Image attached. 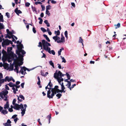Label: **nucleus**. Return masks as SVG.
Masks as SVG:
<instances>
[{
    "label": "nucleus",
    "instance_id": "1",
    "mask_svg": "<svg viewBox=\"0 0 126 126\" xmlns=\"http://www.w3.org/2000/svg\"><path fill=\"white\" fill-rule=\"evenodd\" d=\"M42 44L43 48L44 50L45 49V47L46 49H47L48 48H49V47H48V46H51V45L50 43L48 42L45 40H42Z\"/></svg>",
    "mask_w": 126,
    "mask_h": 126
},
{
    "label": "nucleus",
    "instance_id": "2",
    "mask_svg": "<svg viewBox=\"0 0 126 126\" xmlns=\"http://www.w3.org/2000/svg\"><path fill=\"white\" fill-rule=\"evenodd\" d=\"M3 42L2 43V46L3 47L5 46H8L9 45V40L8 39H5L4 38L3 39Z\"/></svg>",
    "mask_w": 126,
    "mask_h": 126
},
{
    "label": "nucleus",
    "instance_id": "3",
    "mask_svg": "<svg viewBox=\"0 0 126 126\" xmlns=\"http://www.w3.org/2000/svg\"><path fill=\"white\" fill-rule=\"evenodd\" d=\"M10 56H11L13 58L15 57L16 58V59H14V61L15 62L16 61H17L18 60V58L17 55H16L15 54H14L13 52V54H12V55H10Z\"/></svg>",
    "mask_w": 126,
    "mask_h": 126
},
{
    "label": "nucleus",
    "instance_id": "4",
    "mask_svg": "<svg viewBox=\"0 0 126 126\" xmlns=\"http://www.w3.org/2000/svg\"><path fill=\"white\" fill-rule=\"evenodd\" d=\"M12 49V47H8L7 48V52L9 56L10 55H12L13 54V52L11 51V50Z\"/></svg>",
    "mask_w": 126,
    "mask_h": 126
},
{
    "label": "nucleus",
    "instance_id": "5",
    "mask_svg": "<svg viewBox=\"0 0 126 126\" xmlns=\"http://www.w3.org/2000/svg\"><path fill=\"white\" fill-rule=\"evenodd\" d=\"M21 42L19 43V45H17V49L21 50L22 48H24L22 44H21Z\"/></svg>",
    "mask_w": 126,
    "mask_h": 126
},
{
    "label": "nucleus",
    "instance_id": "6",
    "mask_svg": "<svg viewBox=\"0 0 126 126\" xmlns=\"http://www.w3.org/2000/svg\"><path fill=\"white\" fill-rule=\"evenodd\" d=\"M14 108L17 110H19L20 108V105H19L18 104H16L14 105Z\"/></svg>",
    "mask_w": 126,
    "mask_h": 126
},
{
    "label": "nucleus",
    "instance_id": "7",
    "mask_svg": "<svg viewBox=\"0 0 126 126\" xmlns=\"http://www.w3.org/2000/svg\"><path fill=\"white\" fill-rule=\"evenodd\" d=\"M14 12L18 15H19V14L22 13V12L20 10H18V8L17 7L15 9Z\"/></svg>",
    "mask_w": 126,
    "mask_h": 126
},
{
    "label": "nucleus",
    "instance_id": "8",
    "mask_svg": "<svg viewBox=\"0 0 126 126\" xmlns=\"http://www.w3.org/2000/svg\"><path fill=\"white\" fill-rule=\"evenodd\" d=\"M57 71L56 70L55 73L54 74V77L55 79H58L59 78V73H57Z\"/></svg>",
    "mask_w": 126,
    "mask_h": 126
},
{
    "label": "nucleus",
    "instance_id": "9",
    "mask_svg": "<svg viewBox=\"0 0 126 126\" xmlns=\"http://www.w3.org/2000/svg\"><path fill=\"white\" fill-rule=\"evenodd\" d=\"M59 87L58 86L56 85L55 86L54 88H52L51 90V92H55L56 93L57 89V88H59Z\"/></svg>",
    "mask_w": 126,
    "mask_h": 126
},
{
    "label": "nucleus",
    "instance_id": "10",
    "mask_svg": "<svg viewBox=\"0 0 126 126\" xmlns=\"http://www.w3.org/2000/svg\"><path fill=\"white\" fill-rule=\"evenodd\" d=\"M11 77H10V78H9V77L7 76L5 78V81L6 82L7 81H8V82H9L11 80Z\"/></svg>",
    "mask_w": 126,
    "mask_h": 126
},
{
    "label": "nucleus",
    "instance_id": "11",
    "mask_svg": "<svg viewBox=\"0 0 126 126\" xmlns=\"http://www.w3.org/2000/svg\"><path fill=\"white\" fill-rule=\"evenodd\" d=\"M9 107V104L8 102L7 101L6 102V104L4 105V109H6L7 108H8Z\"/></svg>",
    "mask_w": 126,
    "mask_h": 126
},
{
    "label": "nucleus",
    "instance_id": "12",
    "mask_svg": "<svg viewBox=\"0 0 126 126\" xmlns=\"http://www.w3.org/2000/svg\"><path fill=\"white\" fill-rule=\"evenodd\" d=\"M51 94V91L48 90L47 92V97L48 98L50 99L51 98V95H50Z\"/></svg>",
    "mask_w": 126,
    "mask_h": 126
},
{
    "label": "nucleus",
    "instance_id": "13",
    "mask_svg": "<svg viewBox=\"0 0 126 126\" xmlns=\"http://www.w3.org/2000/svg\"><path fill=\"white\" fill-rule=\"evenodd\" d=\"M8 91L7 90H5L3 92L2 94L5 97L6 95L8 93Z\"/></svg>",
    "mask_w": 126,
    "mask_h": 126
},
{
    "label": "nucleus",
    "instance_id": "14",
    "mask_svg": "<svg viewBox=\"0 0 126 126\" xmlns=\"http://www.w3.org/2000/svg\"><path fill=\"white\" fill-rule=\"evenodd\" d=\"M43 36L46 38V40L49 42H50V40L48 38V37H47V36L46 34H44L43 35Z\"/></svg>",
    "mask_w": 126,
    "mask_h": 126
},
{
    "label": "nucleus",
    "instance_id": "15",
    "mask_svg": "<svg viewBox=\"0 0 126 126\" xmlns=\"http://www.w3.org/2000/svg\"><path fill=\"white\" fill-rule=\"evenodd\" d=\"M7 85H8L10 87H15V84H13L12 82H10L9 84H8Z\"/></svg>",
    "mask_w": 126,
    "mask_h": 126
},
{
    "label": "nucleus",
    "instance_id": "16",
    "mask_svg": "<svg viewBox=\"0 0 126 126\" xmlns=\"http://www.w3.org/2000/svg\"><path fill=\"white\" fill-rule=\"evenodd\" d=\"M19 57V59L21 61L23 60V56L21 55V54L18 55Z\"/></svg>",
    "mask_w": 126,
    "mask_h": 126
},
{
    "label": "nucleus",
    "instance_id": "17",
    "mask_svg": "<svg viewBox=\"0 0 126 126\" xmlns=\"http://www.w3.org/2000/svg\"><path fill=\"white\" fill-rule=\"evenodd\" d=\"M9 64L7 63H5L3 66L5 69H6L8 67Z\"/></svg>",
    "mask_w": 126,
    "mask_h": 126
},
{
    "label": "nucleus",
    "instance_id": "18",
    "mask_svg": "<svg viewBox=\"0 0 126 126\" xmlns=\"http://www.w3.org/2000/svg\"><path fill=\"white\" fill-rule=\"evenodd\" d=\"M18 65H17L16 64H15V68L14 69L15 71L16 72L17 70V69H19V68L18 67Z\"/></svg>",
    "mask_w": 126,
    "mask_h": 126
},
{
    "label": "nucleus",
    "instance_id": "19",
    "mask_svg": "<svg viewBox=\"0 0 126 126\" xmlns=\"http://www.w3.org/2000/svg\"><path fill=\"white\" fill-rule=\"evenodd\" d=\"M8 113V111L6 110H2L1 112V113L4 115L7 114Z\"/></svg>",
    "mask_w": 126,
    "mask_h": 126
},
{
    "label": "nucleus",
    "instance_id": "20",
    "mask_svg": "<svg viewBox=\"0 0 126 126\" xmlns=\"http://www.w3.org/2000/svg\"><path fill=\"white\" fill-rule=\"evenodd\" d=\"M58 73L59 74V76L60 77V78H62V77H63L64 75H66V74H62V73L60 71H59Z\"/></svg>",
    "mask_w": 126,
    "mask_h": 126
},
{
    "label": "nucleus",
    "instance_id": "21",
    "mask_svg": "<svg viewBox=\"0 0 126 126\" xmlns=\"http://www.w3.org/2000/svg\"><path fill=\"white\" fill-rule=\"evenodd\" d=\"M115 29H117L118 28H119L120 27V24L119 23H118L116 25H115Z\"/></svg>",
    "mask_w": 126,
    "mask_h": 126
},
{
    "label": "nucleus",
    "instance_id": "22",
    "mask_svg": "<svg viewBox=\"0 0 126 126\" xmlns=\"http://www.w3.org/2000/svg\"><path fill=\"white\" fill-rule=\"evenodd\" d=\"M18 60L16 62H15V64H16L17 65H18V66H20L21 65H22L23 64V63L22 62H21L19 63L18 62Z\"/></svg>",
    "mask_w": 126,
    "mask_h": 126
},
{
    "label": "nucleus",
    "instance_id": "23",
    "mask_svg": "<svg viewBox=\"0 0 126 126\" xmlns=\"http://www.w3.org/2000/svg\"><path fill=\"white\" fill-rule=\"evenodd\" d=\"M64 49V48L63 47H62L58 51V53L59 56L61 54V52L62 50H63Z\"/></svg>",
    "mask_w": 126,
    "mask_h": 126
},
{
    "label": "nucleus",
    "instance_id": "24",
    "mask_svg": "<svg viewBox=\"0 0 126 126\" xmlns=\"http://www.w3.org/2000/svg\"><path fill=\"white\" fill-rule=\"evenodd\" d=\"M44 50L46 51H48V52L50 54H51V51H50V47L49 48H48L47 49H46L45 47Z\"/></svg>",
    "mask_w": 126,
    "mask_h": 126
},
{
    "label": "nucleus",
    "instance_id": "25",
    "mask_svg": "<svg viewBox=\"0 0 126 126\" xmlns=\"http://www.w3.org/2000/svg\"><path fill=\"white\" fill-rule=\"evenodd\" d=\"M21 110L22 111V112L21 113L22 114V116H23L24 114L25 113V111L26 110H25V109H24L23 110L22 109H21Z\"/></svg>",
    "mask_w": 126,
    "mask_h": 126
},
{
    "label": "nucleus",
    "instance_id": "26",
    "mask_svg": "<svg viewBox=\"0 0 126 126\" xmlns=\"http://www.w3.org/2000/svg\"><path fill=\"white\" fill-rule=\"evenodd\" d=\"M9 71H12L14 70L13 65L12 64L10 65V67L9 68Z\"/></svg>",
    "mask_w": 126,
    "mask_h": 126
},
{
    "label": "nucleus",
    "instance_id": "27",
    "mask_svg": "<svg viewBox=\"0 0 126 126\" xmlns=\"http://www.w3.org/2000/svg\"><path fill=\"white\" fill-rule=\"evenodd\" d=\"M52 93L51 94V98H52L53 96L55 94H56L57 93L55 92H51Z\"/></svg>",
    "mask_w": 126,
    "mask_h": 126
},
{
    "label": "nucleus",
    "instance_id": "28",
    "mask_svg": "<svg viewBox=\"0 0 126 126\" xmlns=\"http://www.w3.org/2000/svg\"><path fill=\"white\" fill-rule=\"evenodd\" d=\"M49 63L50 64V65H51L53 68H54V63L52 62V61H49Z\"/></svg>",
    "mask_w": 126,
    "mask_h": 126
},
{
    "label": "nucleus",
    "instance_id": "29",
    "mask_svg": "<svg viewBox=\"0 0 126 126\" xmlns=\"http://www.w3.org/2000/svg\"><path fill=\"white\" fill-rule=\"evenodd\" d=\"M0 22H4L3 16L2 15L0 16Z\"/></svg>",
    "mask_w": 126,
    "mask_h": 126
},
{
    "label": "nucleus",
    "instance_id": "30",
    "mask_svg": "<svg viewBox=\"0 0 126 126\" xmlns=\"http://www.w3.org/2000/svg\"><path fill=\"white\" fill-rule=\"evenodd\" d=\"M55 34H56V36H58L60 34V31L58 30L57 31H55Z\"/></svg>",
    "mask_w": 126,
    "mask_h": 126
},
{
    "label": "nucleus",
    "instance_id": "31",
    "mask_svg": "<svg viewBox=\"0 0 126 126\" xmlns=\"http://www.w3.org/2000/svg\"><path fill=\"white\" fill-rule=\"evenodd\" d=\"M38 19L40 20V21L39 22V24H42V22L43 21L41 17H39Z\"/></svg>",
    "mask_w": 126,
    "mask_h": 126
},
{
    "label": "nucleus",
    "instance_id": "32",
    "mask_svg": "<svg viewBox=\"0 0 126 126\" xmlns=\"http://www.w3.org/2000/svg\"><path fill=\"white\" fill-rule=\"evenodd\" d=\"M21 50L17 49V50H16V53L18 55L20 54V53L21 52Z\"/></svg>",
    "mask_w": 126,
    "mask_h": 126
},
{
    "label": "nucleus",
    "instance_id": "33",
    "mask_svg": "<svg viewBox=\"0 0 126 126\" xmlns=\"http://www.w3.org/2000/svg\"><path fill=\"white\" fill-rule=\"evenodd\" d=\"M62 96V94L60 93H58L56 95V96L58 97V99L60 98Z\"/></svg>",
    "mask_w": 126,
    "mask_h": 126
},
{
    "label": "nucleus",
    "instance_id": "34",
    "mask_svg": "<svg viewBox=\"0 0 126 126\" xmlns=\"http://www.w3.org/2000/svg\"><path fill=\"white\" fill-rule=\"evenodd\" d=\"M20 68L21 70L19 72L20 73H21L23 75L24 74V71L22 68V67H20Z\"/></svg>",
    "mask_w": 126,
    "mask_h": 126
},
{
    "label": "nucleus",
    "instance_id": "35",
    "mask_svg": "<svg viewBox=\"0 0 126 126\" xmlns=\"http://www.w3.org/2000/svg\"><path fill=\"white\" fill-rule=\"evenodd\" d=\"M83 40L82 39L81 37H80L79 38V42L82 43V45H83Z\"/></svg>",
    "mask_w": 126,
    "mask_h": 126
},
{
    "label": "nucleus",
    "instance_id": "36",
    "mask_svg": "<svg viewBox=\"0 0 126 126\" xmlns=\"http://www.w3.org/2000/svg\"><path fill=\"white\" fill-rule=\"evenodd\" d=\"M61 35L62 36H63V35L62 34ZM61 41H62V42L63 43V42H65V40H64L65 38L64 36H62V37L61 38Z\"/></svg>",
    "mask_w": 126,
    "mask_h": 126
},
{
    "label": "nucleus",
    "instance_id": "37",
    "mask_svg": "<svg viewBox=\"0 0 126 126\" xmlns=\"http://www.w3.org/2000/svg\"><path fill=\"white\" fill-rule=\"evenodd\" d=\"M63 78L59 79L58 80V82L59 84H61V82L63 81Z\"/></svg>",
    "mask_w": 126,
    "mask_h": 126
},
{
    "label": "nucleus",
    "instance_id": "38",
    "mask_svg": "<svg viewBox=\"0 0 126 126\" xmlns=\"http://www.w3.org/2000/svg\"><path fill=\"white\" fill-rule=\"evenodd\" d=\"M47 118L48 119L49 123L50 122V120L51 119V115L50 114L49 115H48L47 116Z\"/></svg>",
    "mask_w": 126,
    "mask_h": 126
},
{
    "label": "nucleus",
    "instance_id": "39",
    "mask_svg": "<svg viewBox=\"0 0 126 126\" xmlns=\"http://www.w3.org/2000/svg\"><path fill=\"white\" fill-rule=\"evenodd\" d=\"M66 75L67 76L68 79V80L70 79L71 76L69 74L67 73H66Z\"/></svg>",
    "mask_w": 126,
    "mask_h": 126
},
{
    "label": "nucleus",
    "instance_id": "40",
    "mask_svg": "<svg viewBox=\"0 0 126 126\" xmlns=\"http://www.w3.org/2000/svg\"><path fill=\"white\" fill-rule=\"evenodd\" d=\"M42 44L41 42H39V45L38 46L39 47H41V49L42 48Z\"/></svg>",
    "mask_w": 126,
    "mask_h": 126
},
{
    "label": "nucleus",
    "instance_id": "41",
    "mask_svg": "<svg viewBox=\"0 0 126 126\" xmlns=\"http://www.w3.org/2000/svg\"><path fill=\"white\" fill-rule=\"evenodd\" d=\"M4 28V26L3 25V24L2 23H0V29H2Z\"/></svg>",
    "mask_w": 126,
    "mask_h": 126
},
{
    "label": "nucleus",
    "instance_id": "42",
    "mask_svg": "<svg viewBox=\"0 0 126 126\" xmlns=\"http://www.w3.org/2000/svg\"><path fill=\"white\" fill-rule=\"evenodd\" d=\"M51 7L50 5H49L47 6L46 8V10H48L50 9V8Z\"/></svg>",
    "mask_w": 126,
    "mask_h": 126
},
{
    "label": "nucleus",
    "instance_id": "43",
    "mask_svg": "<svg viewBox=\"0 0 126 126\" xmlns=\"http://www.w3.org/2000/svg\"><path fill=\"white\" fill-rule=\"evenodd\" d=\"M5 79H0V84H2L3 83L4 81H5Z\"/></svg>",
    "mask_w": 126,
    "mask_h": 126
},
{
    "label": "nucleus",
    "instance_id": "44",
    "mask_svg": "<svg viewBox=\"0 0 126 126\" xmlns=\"http://www.w3.org/2000/svg\"><path fill=\"white\" fill-rule=\"evenodd\" d=\"M61 57L62 58V59L63 60L62 61V62L64 63H65L66 62L65 60L64 59V57H62V56H61Z\"/></svg>",
    "mask_w": 126,
    "mask_h": 126
},
{
    "label": "nucleus",
    "instance_id": "45",
    "mask_svg": "<svg viewBox=\"0 0 126 126\" xmlns=\"http://www.w3.org/2000/svg\"><path fill=\"white\" fill-rule=\"evenodd\" d=\"M19 97H20V98H21L23 100H24L25 99L24 97L22 95H20Z\"/></svg>",
    "mask_w": 126,
    "mask_h": 126
},
{
    "label": "nucleus",
    "instance_id": "46",
    "mask_svg": "<svg viewBox=\"0 0 126 126\" xmlns=\"http://www.w3.org/2000/svg\"><path fill=\"white\" fill-rule=\"evenodd\" d=\"M49 86L50 87H52V84L51 83L50 80V81L47 85V86Z\"/></svg>",
    "mask_w": 126,
    "mask_h": 126
},
{
    "label": "nucleus",
    "instance_id": "47",
    "mask_svg": "<svg viewBox=\"0 0 126 126\" xmlns=\"http://www.w3.org/2000/svg\"><path fill=\"white\" fill-rule=\"evenodd\" d=\"M40 29L43 32H45L47 31L44 28L41 27Z\"/></svg>",
    "mask_w": 126,
    "mask_h": 126
},
{
    "label": "nucleus",
    "instance_id": "48",
    "mask_svg": "<svg viewBox=\"0 0 126 126\" xmlns=\"http://www.w3.org/2000/svg\"><path fill=\"white\" fill-rule=\"evenodd\" d=\"M4 126H11V124H9L7 123H4L3 124Z\"/></svg>",
    "mask_w": 126,
    "mask_h": 126
},
{
    "label": "nucleus",
    "instance_id": "49",
    "mask_svg": "<svg viewBox=\"0 0 126 126\" xmlns=\"http://www.w3.org/2000/svg\"><path fill=\"white\" fill-rule=\"evenodd\" d=\"M68 84L66 85V86L68 85V86H67L68 88H69V87H70V86H71V83L70 81H68Z\"/></svg>",
    "mask_w": 126,
    "mask_h": 126
},
{
    "label": "nucleus",
    "instance_id": "50",
    "mask_svg": "<svg viewBox=\"0 0 126 126\" xmlns=\"http://www.w3.org/2000/svg\"><path fill=\"white\" fill-rule=\"evenodd\" d=\"M46 13L48 16H50V14L48 10H46Z\"/></svg>",
    "mask_w": 126,
    "mask_h": 126
},
{
    "label": "nucleus",
    "instance_id": "51",
    "mask_svg": "<svg viewBox=\"0 0 126 126\" xmlns=\"http://www.w3.org/2000/svg\"><path fill=\"white\" fill-rule=\"evenodd\" d=\"M17 99L18 100V103H19V102H22V100L21 99H20L18 95H17Z\"/></svg>",
    "mask_w": 126,
    "mask_h": 126
},
{
    "label": "nucleus",
    "instance_id": "52",
    "mask_svg": "<svg viewBox=\"0 0 126 126\" xmlns=\"http://www.w3.org/2000/svg\"><path fill=\"white\" fill-rule=\"evenodd\" d=\"M68 33L67 32V31H66L64 32V34L65 37H66L67 38H68V36H67Z\"/></svg>",
    "mask_w": 126,
    "mask_h": 126
},
{
    "label": "nucleus",
    "instance_id": "53",
    "mask_svg": "<svg viewBox=\"0 0 126 126\" xmlns=\"http://www.w3.org/2000/svg\"><path fill=\"white\" fill-rule=\"evenodd\" d=\"M30 5V3L28 2H26L25 3V6L26 7H29Z\"/></svg>",
    "mask_w": 126,
    "mask_h": 126
},
{
    "label": "nucleus",
    "instance_id": "54",
    "mask_svg": "<svg viewBox=\"0 0 126 126\" xmlns=\"http://www.w3.org/2000/svg\"><path fill=\"white\" fill-rule=\"evenodd\" d=\"M53 39L55 40V42H57V36H53Z\"/></svg>",
    "mask_w": 126,
    "mask_h": 126
},
{
    "label": "nucleus",
    "instance_id": "55",
    "mask_svg": "<svg viewBox=\"0 0 126 126\" xmlns=\"http://www.w3.org/2000/svg\"><path fill=\"white\" fill-rule=\"evenodd\" d=\"M35 4L36 5H37L38 4H42V3L40 1H37L35 2Z\"/></svg>",
    "mask_w": 126,
    "mask_h": 126
},
{
    "label": "nucleus",
    "instance_id": "56",
    "mask_svg": "<svg viewBox=\"0 0 126 126\" xmlns=\"http://www.w3.org/2000/svg\"><path fill=\"white\" fill-rule=\"evenodd\" d=\"M21 52L22 54L23 55L24 54H26V52L24 51V50L23 49H21Z\"/></svg>",
    "mask_w": 126,
    "mask_h": 126
},
{
    "label": "nucleus",
    "instance_id": "57",
    "mask_svg": "<svg viewBox=\"0 0 126 126\" xmlns=\"http://www.w3.org/2000/svg\"><path fill=\"white\" fill-rule=\"evenodd\" d=\"M6 15L7 16L8 18H9L10 17V14L8 12H7L6 13Z\"/></svg>",
    "mask_w": 126,
    "mask_h": 126
},
{
    "label": "nucleus",
    "instance_id": "58",
    "mask_svg": "<svg viewBox=\"0 0 126 126\" xmlns=\"http://www.w3.org/2000/svg\"><path fill=\"white\" fill-rule=\"evenodd\" d=\"M16 100L14 98L13 99V102H12V104L13 105H15L16 104L15 103L16 102Z\"/></svg>",
    "mask_w": 126,
    "mask_h": 126
},
{
    "label": "nucleus",
    "instance_id": "59",
    "mask_svg": "<svg viewBox=\"0 0 126 126\" xmlns=\"http://www.w3.org/2000/svg\"><path fill=\"white\" fill-rule=\"evenodd\" d=\"M13 37V36H12V35H11V36H10L9 35H7L6 36H5V38H6L7 37L9 39H10L11 38H12V37Z\"/></svg>",
    "mask_w": 126,
    "mask_h": 126
},
{
    "label": "nucleus",
    "instance_id": "60",
    "mask_svg": "<svg viewBox=\"0 0 126 126\" xmlns=\"http://www.w3.org/2000/svg\"><path fill=\"white\" fill-rule=\"evenodd\" d=\"M32 31L34 33H36V31L34 27H33L32 28Z\"/></svg>",
    "mask_w": 126,
    "mask_h": 126
},
{
    "label": "nucleus",
    "instance_id": "61",
    "mask_svg": "<svg viewBox=\"0 0 126 126\" xmlns=\"http://www.w3.org/2000/svg\"><path fill=\"white\" fill-rule=\"evenodd\" d=\"M41 6L42 8V11H43L45 9V6H43L42 5H41Z\"/></svg>",
    "mask_w": 126,
    "mask_h": 126
},
{
    "label": "nucleus",
    "instance_id": "62",
    "mask_svg": "<svg viewBox=\"0 0 126 126\" xmlns=\"http://www.w3.org/2000/svg\"><path fill=\"white\" fill-rule=\"evenodd\" d=\"M20 109H22L23 110V109H24V107L23 106V105L22 104H20Z\"/></svg>",
    "mask_w": 126,
    "mask_h": 126
},
{
    "label": "nucleus",
    "instance_id": "63",
    "mask_svg": "<svg viewBox=\"0 0 126 126\" xmlns=\"http://www.w3.org/2000/svg\"><path fill=\"white\" fill-rule=\"evenodd\" d=\"M22 68L23 71H25L27 69V68L25 67V66H23V67H22Z\"/></svg>",
    "mask_w": 126,
    "mask_h": 126
},
{
    "label": "nucleus",
    "instance_id": "64",
    "mask_svg": "<svg viewBox=\"0 0 126 126\" xmlns=\"http://www.w3.org/2000/svg\"><path fill=\"white\" fill-rule=\"evenodd\" d=\"M7 84L5 85V88L6 89L9 90H10L8 86H7Z\"/></svg>",
    "mask_w": 126,
    "mask_h": 126
}]
</instances>
